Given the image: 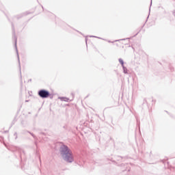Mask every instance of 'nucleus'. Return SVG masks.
I'll return each mask as SVG.
<instances>
[{"label": "nucleus", "instance_id": "nucleus-1", "mask_svg": "<svg viewBox=\"0 0 175 175\" xmlns=\"http://www.w3.org/2000/svg\"><path fill=\"white\" fill-rule=\"evenodd\" d=\"M38 95L40 98H46L50 96V92L47 90H41L38 92Z\"/></svg>", "mask_w": 175, "mask_h": 175}, {"label": "nucleus", "instance_id": "nucleus-2", "mask_svg": "<svg viewBox=\"0 0 175 175\" xmlns=\"http://www.w3.org/2000/svg\"><path fill=\"white\" fill-rule=\"evenodd\" d=\"M64 159L67 162H73V155L72 154V152L67 153L64 157Z\"/></svg>", "mask_w": 175, "mask_h": 175}, {"label": "nucleus", "instance_id": "nucleus-3", "mask_svg": "<svg viewBox=\"0 0 175 175\" xmlns=\"http://www.w3.org/2000/svg\"><path fill=\"white\" fill-rule=\"evenodd\" d=\"M61 151L62 152H64L66 155V154H68L69 152H70V150H69V148H68V146H65V145H63L62 147H61Z\"/></svg>", "mask_w": 175, "mask_h": 175}, {"label": "nucleus", "instance_id": "nucleus-4", "mask_svg": "<svg viewBox=\"0 0 175 175\" xmlns=\"http://www.w3.org/2000/svg\"><path fill=\"white\" fill-rule=\"evenodd\" d=\"M119 62L121 64L122 66H124V61L122 60V59H120Z\"/></svg>", "mask_w": 175, "mask_h": 175}, {"label": "nucleus", "instance_id": "nucleus-5", "mask_svg": "<svg viewBox=\"0 0 175 175\" xmlns=\"http://www.w3.org/2000/svg\"><path fill=\"white\" fill-rule=\"evenodd\" d=\"M121 44H122V42H118L116 44L117 46H121Z\"/></svg>", "mask_w": 175, "mask_h": 175}, {"label": "nucleus", "instance_id": "nucleus-6", "mask_svg": "<svg viewBox=\"0 0 175 175\" xmlns=\"http://www.w3.org/2000/svg\"><path fill=\"white\" fill-rule=\"evenodd\" d=\"M62 100H68V98H62Z\"/></svg>", "mask_w": 175, "mask_h": 175}]
</instances>
